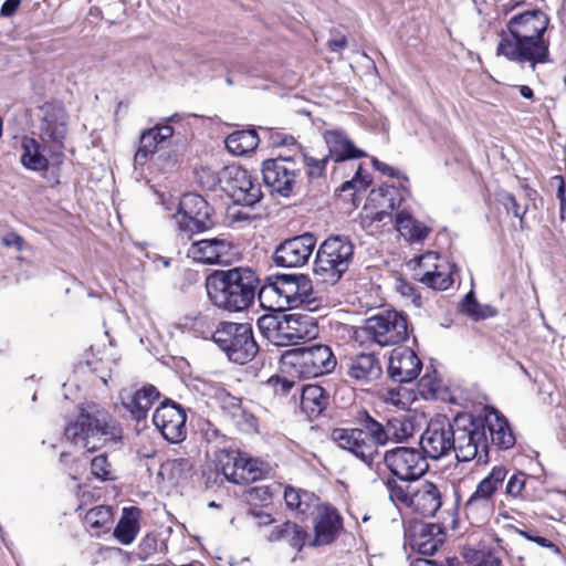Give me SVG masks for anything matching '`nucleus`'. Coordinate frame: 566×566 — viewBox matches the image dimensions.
Instances as JSON below:
<instances>
[{
  "label": "nucleus",
  "mask_w": 566,
  "mask_h": 566,
  "mask_svg": "<svg viewBox=\"0 0 566 566\" xmlns=\"http://www.w3.org/2000/svg\"><path fill=\"white\" fill-rule=\"evenodd\" d=\"M415 433L413 417H394L384 424L363 410L358 412L354 427L334 428L329 439L339 449L371 468L374 463L380 461V448L390 442L402 443Z\"/></svg>",
  "instance_id": "1"
},
{
  "label": "nucleus",
  "mask_w": 566,
  "mask_h": 566,
  "mask_svg": "<svg viewBox=\"0 0 566 566\" xmlns=\"http://www.w3.org/2000/svg\"><path fill=\"white\" fill-rule=\"evenodd\" d=\"M548 25V15L538 9L512 15L501 31L497 55L532 72L537 65L552 63L551 41L546 36Z\"/></svg>",
  "instance_id": "2"
},
{
  "label": "nucleus",
  "mask_w": 566,
  "mask_h": 566,
  "mask_svg": "<svg viewBox=\"0 0 566 566\" xmlns=\"http://www.w3.org/2000/svg\"><path fill=\"white\" fill-rule=\"evenodd\" d=\"M259 283L255 271L247 266H235L210 273L206 279V289L213 305L237 313L253 304Z\"/></svg>",
  "instance_id": "3"
},
{
  "label": "nucleus",
  "mask_w": 566,
  "mask_h": 566,
  "mask_svg": "<svg viewBox=\"0 0 566 566\" xmlns=\"http://www.w3.org/2000/svg\"><path fill=\"white\" fill-rule=\"evenodd\" d=\"M65 437L88 452L104 448L108 442L122 439V428L107 411L96 405L80 408L78 415L64 430Z\"/></svg>",
  "instance_id": "4"
},
{
  "label": "nucleus",
  "mask_w": 566,
  "mask_h": 566,
  "mask_svg": "<svg viewBox=\"0 0 566 566\" xmlns=\"http://www.w3.org/2000/svg\"><path fill=\"white\" fill-rule=\"evenodd\" d=\"M172 220L177 238L184 241L212 230L218 223L214 208L195 192L185 193L180 198Z\"/></svg>",
  "instance_id": "5"
},
{
  "label": "nucleus",
  "mask_w": 566,
  "mask_h": 566,
  "mask_svg": "<svg viewBox=\"0 0 566 566\" xmlns=\"http://www.w3.org/2000/svg\"><path fill=\"white\" fill-rule=\"evenodd\" d=\"M452 431V452L459 462L478 459L479 463H486L488 439L482 420H475L468 413L458 415L453 418Z\"/></svg>",
  "instance_id": "6"
},
{
  "label": "nucleus",
  "mask_w": 566,
  "mask_h": 566,
  "mask_svg": "<svg viewBox=\"0 0 566 566\" xmlns=\"http://www.w3.org/2000/svg\"><path fill=\"white\" fill-rule=\"evenodd\" d=\"M353 258L354 244L347 237H329L317 250L314 273L322 282L334 285L348 270Z\"/></svg>",
  "instance_id": "7"
},
{
  "label": "nucleus",
  "mask_w": 566,
  "mask_h": 566,
  "mask_svg": "<svg viewBox=\"0 0 566 566\" xmlns=\"http://www.w3.org/2000/svg\"><path fill=\"white\" fill-rule=\"evenodd\" d=\"M212 337L228 358L237 364L252 360L259 350L252 326L248 323L222 322Z\"/></svg>",
  "instance_id": "8"
},
{
  "label": "nucleus",
  "mask_w": 566,
  "mask_h": 566,
  "mask_svg": "<svg viewBox=\"0 0 566 566\" xmlns=\"http://www.w3.org/2000/svg\"><path fill=\"white\" fill-rule=\"evenodd\" d=\"M284 359L285 364H290L302 378H316L329 374L337 364L331 347L323 344L287 350Z\"/></svg>",
  "instance_id": "9"
},
{
  "label": "nucleus",
  "mask_w": 566,
  "mask_h": 566,
  "mask_svg": "<svg viewBox=\"0 0 566 566\" xmlns=\"http://www.w3.org/2000/svg\"><path fill=\"white\" fill-rule=\"evenodd\" d=\"M507 469L504 465H495L476 485L474 492L464 503V513L468 518L483 522L488 520L494 511V496L502 488L506 476Z\"/></svg>",
  "instance_id": "10"
},
{
  "label": "nucleus",
  "mask_w": 566,
  "mask_h": 566,
  "mask_svg": "<svg viewBox=\"0 0 566 566\" xmlns=\"http://www.w3.org/2000/svg\"><path fill=\"white\" fill-rule=\"evenodd\" d=\"M363 331L377 345L396 346L408 338L407 318L397 311H386L366 319Z\"/></svg>",
  "instance_id": "11"
},
{
  "label": "nucleus",
  "mask_w": 566,
  "mask_h": 566,
  "mask_svg": "<svg viewBox=\"0 0 566 566\" xmlns=\"http://www.w3.org/2000/svg\"><path fill=\"white\" fill-rule=\"evenodd\" d=\"M302 165L293 157H276L262 163L264 185L271 193L290 197L293 193Z\"/></svg>",
  "instance_id": "12"
},
{
  "label": "nucleus",
  "mask_w": 566,
  "mask_h": 566,
  "mask_svg": "<svg viewBox=\"0 0 566 566\" xmlns=\"http://www.w3.org/2000/svg\"><path fill=\"white\" fill-rule=\"evenodd\" d=\"M380 460L401 481L419 480L429 469L422 451L415 448L396 447L381 453Z\"/></svg>",
  "instance_id": "13"
},
{
  "label": "nucleus",
  "mask_w": 566,
  "mask_h": 566,
  "mask_svg": "<svg viewBox=\"0 0 566 566\" xmlns=\"http://www.w3.org/2000/svg\"><path fill=\"white\" fill-rule=\"evenodd\" d=\"M67 134V114L61 104H46L40 126V139L49 147L50 157L54 165L63 161L64 139Z\"/></svg>",
  "instance_id": "14"
},
{
  "label": "nucleus",
  "mask_w": 566,
  "mask_h": 566,
  "mask_svg": "<svg viewBox=\"0 0 566 566\" xmlns=\"http://www.w3.org/2000/svg\"><path fill=\"white\" fill-rule=\"evenodd\" d=\"M453 420L440 418L430 420L426 430L420 437V450L424 457L432 460H440L452 452V438L454 432Z\"/></svg>",
  "instance_id": "15"
},
{
  "label": "nucleus",
  "mask_w": 566,
  "mask_h": 566,
  "mask_svg": "<svg viewBox=\"0 0 566 566\" xmlns=\"http://www.w3.org/2000/svg\"><path fill=\"white\" fill-rule=\"evenodd\" d=\"M316 247V238L310 232L281 242L273 254L274 263L282 268H301L308 263Z\"/></svg>",
  "instance_id": "16"
},
{
  "label": "nucleus",
  "mask_w": 566,
  "mask_h": 566,
  "mask_svg": "<svg viewBox=\"0 0 566 566\" xmlns=\"http://www.w3.org/2000/svg\"><path fill=\"white\" fill-rule=\"evenodd\" d=\"M269 289L283 298L290 307L308 306L315 301L312 281L304 274L279 275Z\"/></svg>",
  "instance_id": "17"
},
{
  "label": "nucleus",
  "mask_w": 566,
  "mask_h": 566,
  "mask_svg": "<svg viewBox=\"0 0 566 566\" xmlns=\"http://www.w3.org/2000/svg\"><path fill=\"white\" fill-rule=\"evenodd\" d=\"M224 190L238 203L254 206L262 198L261 187L254 184L247 169L239 166H229L222 170Z\"/></svg>",
  "instance_id": "18"
},
{
  "label": "nucleus",
  "mask_w": 566,
  "mask_h": 566,
  "mask_svg": "<svg viewBox=\"0 0 566 566\" xmlns=\"http://www.w3.org/2000/svg\"><path fill=\"white\" fill-rule=\"evenodd\" d=\"M186 421L185 409L170 400L164 401L153 415L155 427L170 443H179L186 439Z\"/></svg>",
  "instance_id": "19"
},
{
  "label": "nucleus",
  "mask_w": 566,
  "mask_h": 566,
  "mask_svg": "<svg viewBox=\"0 0 566 566\" xmlns=\"http://www.w3.org/2000/svg\"><path fill=\"white\" fill-rule=\"evenodd\" d=\"M318 332L317 324L307 314H282L279 336H274V345L290 346L315 338Z\"/></svg>",
  "instance_id": "20"
},
{
  "label": "nucleus",
  "mask_w": 566,
  "mask_h": 566,
  "mask_svg": "<svg viewBox=\"0 0 566 566\" xmlns=\"http://www.w3.org/2000/svg\"><path fill=\"white\" fill-rule=\"evenodd\" d=\"M422 368V363L416 353L409 348H399L392 350L388 374L397 382H410L415 380Z\"/></svg>",
  "instance_id": "21"
},
{
  "label": "nucleus",
  "mask_w": 566,
  "mask_h": 566,
  "mask_svg": "<svg viewBox=\"0 0 566 566\" xmlns=\"http://www.w3.org/2000/svg\"><path fill=\"white\" fill-rule=\"evenodd\" d=\"M232 243L226 238H212L195 241L187 251V255L200 263H221L224 262Z\"/></svg>",
  "instance_id": "22"
},
{
  "label": "nucleus",
  "mask_w": 566,
  "mask_h": 566,
  "mask_svg": "<svg viewBox=\"0 0 566 566\" xmlns=\"http://www.w3.org/2000/svg\"><path fill=\"white\" fill-rule=\"evenodd\" d=\"M441 493L432 482H422L416 486L409 507L424 517H432L441 507Z\"/></svg>",
  "instance_id": "23"
},
{
  "label": "nucleus",
  "mask_w": 566,
  "mask_h": 566,
  "mask_svg": "<svg viewBox=\"0 0 566 566\" xmlns=\"http://www.w3.org/2000/svg\"><path fill=\"white\" fill-rule=\"evenodd\" d=\"M382 369L375 354L361 353L352 357L347 364V375L361 385L373 382L381 376Z\"/></svg>",
  "instance_id": "24"
},
{
  "label": "nucleus",
  "mask_w": 566,
  "mask_h": 566,
  "mask_svg": "<svg viewBox=\"0 0 566 566\" xmlns=\"http://www.w3.org/2000/svg\"><path fill=\"white\" fill-rule=\"evenodd\" d=\"M342 527V518L337 511L329 506H319L315 517V537L313 545H327L335 541Z\"/></svg>",
  "instance_id": "25"
},
{
  "label": "nucleus",
  "mask_w": 566,
  "mask_h": 566,
  "mask_svg": "<svg viewBox=\"0 0 566 566\" xmlns=\"http://www.w3.org/2000/svg\"><path fill=\"white\" fill-rule=\"evenodd\" d=\"M324 140L328 146V157L333 158L337 163L366 156L365 151L357 148L342 130H326L324 133Z\"/></svg>",
  "instance_id": "26"
},
{
  "label": "nucleus",
  "mask_w": 566,
  "mask_h": 566,
  "mask_svg": "<svg viewBox=\"0 0 566 566\" xmlns=\"http://www.w3.org/2000/svg\"><path fill=\"white\" fill-rule=\"evenodd\" d=\"M159 397L160 392L155 386L146 385L122 399L124 407L130 412L132 417L140 421L147 418L149 409Z\"/></svg>",
  "instance_id": "27"
},
{
  "label": "nucleus",
  "mask_w": 566,
  "mask_h": 566,
  "mask_svg": "<svg viewBox=\"0 0 566 566\" xmlns=\"http://www.w3.org/2000/svg\"><path fill=\"white\" fill-rule=\"evenodd\" d=\"M485 430L490 432L491 442L500 449L507 450L515 444V436L505 417L496 410L490 411L483 421Z\"/></svg>",
  "instance_id": "28"
},
{
  "label": "nucleus",
  "mask_w": 566,
  "mask_h": 566,
  "mask_svg": "<svg viewBox=\"0 0 566 566\" xmlns=\"http://www.w3.org/2000/svg\"><path fill=\"white\" fill-rule=\"evenodd\" d=\"M21 146L23 153L20 160L24 168L33 171L48 170L50 161L44 153L50 155L49 147L51 144H43L34 138L24 137Z\"/></svg>",
  "instance_id": "29"
},
{
  "label": "nucleus",
  "mask_w": 566,
  "mask_h": 566,
  "mask_svg": "<svg viewBox=\"0 0 566 566\" xmlns=\"http://www.w3.org/2000/svg\"><path fill=\"white\" fill-rule=\"evenodd\" d=\"M328 400L329 397L323 387L308 385L302 390L301 408L310 419H315L326 409Z\"/></svg>",
  "instance_id": "30"
},
{
  "label": "nucleus",
  "mask_w": 566,
  "mask_h": 566,
  "mask_svg": "<svg viewBox=\"0 0 566 566\" xmlns=\"http://www.w3.org/2000/svg\"><path fill=\"white\" fill-rule=\"evenodd\" d=\"M139 509L132 506L123 510L122 517L119 518L115 530L114 537L123 545L132 544L139 532Z\"/></svg>",
  "instance_id": "31"
},
{
  "label": "nucleus",
  "mask_w": 566,
  "mask_h": 566,
  "mask_svg": "<svg viewBox=\"0 0 566 566\" xmlns=\"http://www.w3.org/2000/svg\"><path fill=\"white\" fill-rule=\"evenodd\" d=\"M396 229L402 237L411 242H419L427 238L429 228L416 220L409 212L402 210L396 216Z\"/></svg>",
  "instance_id": "32"
},
{
  "label": "nucleus",
  "mask_w": 566,
  "mask_h": 566,
  "mask_svg": "<svg viewBox=\"0 0 566 566\" xmlns=\"http://www.w3.org/2000/svg\"><path fill=\"white\" fill-rule=\"evenodd\" d=\"M259 136L254 129L237 130L226 138L227 149L237 156L253 151L259 145Z\"/></svg>",
  "instance_id": "33"
},
{
  "label": "nucleus",
  "mask_w": 566,
  "mask_h": 566,
  "mask_svg": "<svg viewBox=\"0 0 566 566\" xmlns=\"http://www.w3.org/2000/svg\"><path fill=\"white\" fill-rule=\"evenodd\" d=\"M113 522L112 507L106 505H98L90 511L84 516V524L93 536L99 537L103 533L109 530Z\"/></svg>",
  "instance_id": "34"
},
{
  "label": "nucleus",
  "mask_w": 566,
  "mask_h": 566,
  "mask_svg": "<svg viewBox=\"0 0 566 566\" xmlns=\"http://www.w3.org/2000/svg\"><path fill=\"white\" fill-rule=\"evenodd\" d=\"M242 463V454L238 451H221L218 454V467L224 478L232 483L238 484V481L244 479L242 471H239Z\"/></svg>",
  "instance_id": "35"
},
{
  "label": "nucleus",
  "mask_w": 566,
  "mask_h": 566,
  "mask_svg": "<svg viewBox=\"0 0 566 566\" xmlns=\"http://www.w3.org/2000/svg\"><path fill=\"white\" fill-rule=\"evenodd\" d=\"M158 137L154 128L146 129L140 134L139 147L134 157L137 165H144L148 157L156 153L158 145L163 143Z\"/></svg>",
  "instance_id": "36"
},
{
  "label": "nucleus",
  "mask_w": 566,
  "mask_h": 566,
  "mask_svg": "<svg viewBox=\"0 0 566 566\" xmlns=\"http://www.w3.org/2000/svg\"><path fill=\"white\" fill-rule=\"evenodd\" d=\"M284 501L287 507L304 514L315 501V496L307 491L286 486L284 490Z\"/></svg>",
  "instance_id": "37"
},
{
  "label": "nucleus",
  "mask_w": 566,
  "mask_h": 566,
  "mask_svg": "<svg viewBox=\"0 0 566 566\" xmlns=\"http://www.w3.org/2000/svg\"><path fill=\"white\" fill-rule=\"evenodd\" d=\"M270 539H287L292 546H297L301 548L304 543V532L297 524L285 522L272 530Z\"/></svg>",
  "instance_id": "38"
},
{
  "label": "nucleus",
  "mask_w": 566,
  "mask_h": 566,
  "mask_svg": "<svg viewBox=\"0 0 566 566\" xmlns=\"http://www.w3.org/2000/svg\"><path fill=\"white\" fill-rule=\"evenodd\" d=\"M531 476L522 471H515L509 476L505 485V494L512 499L531 500L527 489Z\"/></svg>",
  "instance_id": "39"
},
{
  "label": "nucleus",
  "mask_w": 566,
  "mask_h": 566,
  "mask_svg": "<svg viewBox=\"0 0 566 566\" xmlns=\"http://www.w3.org/2000/svg\"><path fill=\"white\" fill-rule=\"evenodd\" d=\"M440 258L436 252H427L422 255H420L417 259V266L415 268V277L421 282V279L423 275L428 272L429 276L438 271L439 269L443 268L442 264L439 263Z\"/></svg>",
  "instance_id": "40"
},
{
  "label": "nucleus",
  "mask_w": 566,
  "mask_h": 566,
  "mask_svg": "<svg viewBox=\"0 0 566 566\" xmlns=\"http://www.w3.org/2000/svg\"><path fill=\"white\" fill-rule=\"evenodd\" d=\"M421 283L436 291H446L452 285L453 279L449 269L443 266L436 271L432 276H429L427 272L421 279Z\"/></svg>",
  "instance_id": "41"
},
{
  "label": "nucleus",
  "mask_w": 566,
  "mask_h": 566,
  "mask_svg": "<svg viewBox=\"0 0 566 566\" xmlns=\"http://www.w3.org/2000/svg\"><path fill=\"white\" fill-rule=\"evenodd\" d=\"M381 196L388 200L387 207L389 208V211L386 209L376 211L371 219L373 221L387 223L391 221V212L400 206L401 198H399L397 195V191L395 188H386L380 189Z\"/></svg>",
  "instance_id": "42"
},
{
  "label": "nucleus",
  "mask_w": 566,
  "mask_h": 566,
  "mask_svg": "<svg viewBox=\"0 0 566 566\" xmlns=\"http://www.w3.org/2000/svg\"><path fill=\"white\" fill-rule=\"evenodd\" d=\"M385 484L391 501H398L409 507V500L412 499L416 486L399 484L394 479H388Z\"/></svg>",
  "instance_id": "43"
},
{
  "label": "nucleus",
  "mask_w": 566,
  "mask_h": 566,
  "mask_svg": "<svg viewBox=\"0 0 566 566\" xmlns=\"http://www.w3.org/2000/svg\"><path fill=\"white\" fill-rule=\"evenodd\" d=\"M384 399L387 403L392 405L399 409H407L412 402L413 397L407 388L396 387L389 388L384 395Z\"/></svg>",
  "instance_id": "44"
},
{
  "label": "nucleus",
  "mask_w": 566,
  "mask_h": 566,
  "mask_svg": "<svg viewBox=\"0 0 566 566\" xmlns=\"http://www.w3.org/2000/svg\"><path fill=\"white\" fill-rule=\"evenodd\" d=\"M282 315L266 314L258 319V327L263 336L274 344V336H279Z\"/></svg>",
  "instance_id": "45"
},
{
  "label": "nucleus",
  "mask_w": 566,
  "mask_h": 566,
  "mask_svg": "<svg viewBox=\"0 0 566 566\" xmlns=\"http://www.w3.org/2000/svg\"><path fill=\"white\" fill-rule=\"evenodd\" d=\"M496 200L504 207L507 213H512L514 217L518 218L521 226L523 224L527 207L521 208L515 196L505 190L497 192Z\"/></svg>",
  "instance_id": "46"
},
{
  "label": "nucleus",
  "mask_w": 566,
  "mask_h": 566,
  "mask_svg": "<svg viewBox=\"0 0 566 566\" xmlns=\"http://www.w3.org/2000/svg\"><path fill=\"white\" fill-rule=\"evenodd\" d=\"M230 421L242 432H258V419L245 408L240 410L234 417H232V419H230Z\"/></svg>",
  "instance_id": "47"
},
{
  "label": "nucleus",
  "mask_w": 566,
  "mask_h": 566,
  "mask_svg": "<svg viewBox=\"0 0 566 566\" xmlns=\"http://www.w3.org/2000/svg\"><path fill=\"white\" fill-rule=\"evenodd\" d=\"M273 496L271 485H256L247 491V499L251 505H266Z\"/></svg>",
  "instance_id": "48"
},
{
  "label": "nucleus",
  "mask_w": 566,
  "mask_h": 566,
  "mask_svg": "<svg viewBox=\"0 0 566 566\" xmlns=\"http://www.w3.org/2000/svg\"><path fill=\"white\" fill-rule=\"evenodd\" d=\"M91 471L93 475H95L97 479H101L102 481L114 479L112 465L105 454H99L92 460Z\"/></svg>",
  "instance_id": "49"
},
{
  "label": "nucleus",
  "mask_w": 566,
  "mask_h": 566,
  "mask_svg": "<svg viewBox=\"0 0 566 566\" xmlns=\"http://www.w3.org/2000/svg\"><path fill=\"white\" fill-rule=\"evenodd\" d=\"M461 311L469 316L479 319L488 317L485 311H491V307L486 306L483 308L474 298L473 292H469L461 303Z\"/></svg>",
  "instance_id": "50"
},
{
  "label": "nucleus",
  "mask_w": 566,
  "mask_h": 566,
  "mask_svg": "<svg viewBox=\"0 0 566 566\" xmlns=\"http://www.w3.org/2000/svg\"><path fill=\"white\" fill-rule=\"evenodd\" d=\"M168 467L172 478L177 480H186L191 475L192 463L189 459L177 458L168 462Z\"/></svg>",
  "instance_id": "51"
},
{
  "label": "nucleus",
  "mask_w": 566,
  "mask_h": 566,
  "mask_svg": "<svg viewBox=\"0 0 566 566\" xmlns=\"http://www.w3.org/2000/svg\"><path fill=\"white\" fill-rule=\"evenodd\" d=\"M197 180L203 188L209 190H213L220 182H224L222 175L219 176L208 167H201L197 170Z\"/></svg>",
  "instance_id": "52"
},
{
  "label": "nucleus",
  "mask_w": 566,
  "mask_h": 566,
  "mask_svg": "<svg viewBox=\"0 0 566 566\" xmlns=\"http://www.w3.org/2000/svg\"><path fill=\"white\" fill-rule=\"evenodd\" d=\"M242 464L240 465V470L242 471L243 480L238 481V484H247L253 481H256L261 478V470L256 467V462L252 459H247L242 455Z\"/></svg>",
  "instance_id": "53"
},
{
  "label": "nucleus",
  "mask_w": 566,
  "mask_h": 566,
  "mask_svg": "<svg viewBox=\"0 0 566 566\" xmlns=\"http://www.w3.org/2000/svg\"><path fill=\"white\" fill-rule=\"evenodd\" d=\"M328 158L329 157L326 156L322 159H315L312 157L304 156L302 160H297V163L302 165V169L304 167L308 168L307 174L311 178H317L323 175Z\"/></svg>",
  "instance_id": "54"
},
{
  "label": "nucleus",
  "mask_w": 566,
  "mask_h": 566,
  "mask_svg": "<svg viewBox=\"0 0 566 566\" xmlns=\"http://www.w3.org/2000/svg\"><path fill=\"white\" fill-rule=\"evenodd\" d=\"M470 566H502L501 558L492 552H474L469 560Z\"/></svg>",
  "instance_id": "55"
},
{
  "label": "nucleus",
  "mask_w": 566,
  "mask_h": 566,
  "mask_svg": "<svg viewBox=\"0 0 566 566\" xmlns=\"http://www.w3.org/2000/svg\"><path fill=\"white\" fill-rule=\"evenodd\" d=\"M521 536H523L524 538L531 541V542H534L536 543L537 545L542 546V547H545V548H548L549 551H552L554 554L556 555H559L560 554V549L557 545H555L552 541L543 537V536H539L537 535L535 532L533 531H525V530H517L516 531Z\"/></svg>",
  "instance_id": "56"
},
{
  "label": "nucleus",
  "mask_w": 566,
  "mask_h": 566,
  "mask_svg": "<svg viewBox=\"0 0 566 566\" xmlns=\"http://www.w3.org/2000/svg\"><path fill=\"white\" fill-rule=\"evenodd\" d=\"M244 407L242 406L241 399L233 397L231 395H227L222 399V410L227 418L232 419L240 410Z\"/></svg>",
  "instance_id": "57"
},
{
  "label": "nucleus",
  "mask_w": 566,
  "mask_h": 566,
  "mask_svg": "<svg viewBox=\"0 0 566 566\" xmlns=\"http://www.w3.org/2000/svg\"><path fill=\"white\" fill-rule=\"evenodd\" d=\"M268 384L273 387L275 394L287 395L294 386V381L286 377L272 376Z\"/></svg>",
  "instance_id": "58"
},
{
  "label": "nucleus",
  "mask_w": 566,
  "mask_h": 566,
  "mask_svg": "<svg viewBox=\"0 0 566 566\" xmlns=\"http://www.w3.org/2000/svg\"><path fill=\"white\" fill-rule=\"evenodd\" d=\"M419 388L422 396L434 395L439 390V384L426 375L420 379Z\"/></svg>",
  "instance_id": "59"
},
{
  "label": "nucleus",
  "mask_w": 566,
  "mask_h": 566,
  "mask_svg": "<svg viewBox=\"0 0 566 566\" xmlns=\"http://www.w3.org/2000/svg\"><path fill=\"white\" fill-rule=\"evenodd\" d=\"M270 139L273 146H290L296 143L295 138L292 135H286L281 132H272L270 134Z\"/></svg>",
  "instance_id": "60"
},
{
  "label": "nucleus",
  "mask_w": 566,
  "mask_h": 566,
  "mask_svg": "<svg viewBox=\"0 0 566 566\" xmlns=\"http://www.w3.org/2000/svg\"><path fill=\"white\" fill-rule=\"evenodd\" d=\"M21 6V0H6L0 8V15L10 18L15 14Z\"/></svg>",
  "instance_id": "61"
},
{
  "label": "nucleus",
  "mask_w": 566,
  "mask_h": 566,
  "mask_svg": "<svg viewBox=\"0 0 566 566\" xmlns=\"http://www.w3.org/2000/svg\"><path fill=\"white\" fill-rule=\"evenodd\" d=\"M2 244L6 247H15L17 250L21 251L23 247V238L15 232H9L2 237Z\"/></svg>",
  "instance_id": "62"
},
{
  "label": "nucleus",
  "mask_w": 566,
  "mask_h": 566,
  "mask_svg": "<svg viewBox=\"0 0 566 566\" xmlns=\"http://www.w3.org/2000/svg\"><path fill=\"white\" fill-rule=\"evenodd\" d=\"M371 163H373V166L375 167V169H377L378 171H381L385 175H388L390 177H399L400 176V172L398 170H396L391 166H389L376 158H374L371 160Z\"/></svg>",
  "instance_id": "63"
},
{
  "label": "nucleus",
  "mask_w": 566,
  "mask_h": 566,
  "mask_svg": "<svg viewBox=\"0 0 566 566\" xmlns=\"http://www.w3.org/2000/svg\"><path fill=\"white\" fill-rule=\"evenodd\" d=\"M157 134L158 139L165 142L174 135V128L169 125H156L153 127Z\"/></svg>",
  "instance_id": "64"
}]
</instances>
